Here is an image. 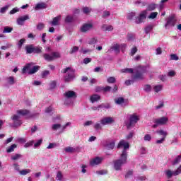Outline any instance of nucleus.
I'll list each match as a JSON object with an SVG mask.
<instances>
[{
	"instance_id": "obj_1",
	"label": "nucleus",
	"mask_w": 181,
	"mask_h": 181,
	"mask_svg": "<svg viewBox=\"0 0 181 181\" xmlns=\"http://www.w3.org/2000/svg\"><path fill=\"white\" fill-rule=\"evenodd\" d=\"M122 147L124 148V149L121 154V158L114 161V168L116 170H121L122 165H125L127 163V159L128 158L127 149H129V143L125 141V140H121L117 146V148Z\"/></svg>"
},
{
	"instance_id": "obj_2",
	"label": "nucleus",
	"mask_w": 181,
	"mask_h": 181,
	"mask_svg": "<svg viewBox=\"0 0 181 181\" xmlns=\"http://www.w3.org/2000/svg\"><path fill=\"white\" fill-rule=\"evenodd\" d=\"M29 110H20L17 111V114L14 115L11 119H13V127L16 128V127H21L22 125V121H21V115H28Z\"/></svg>"
},
{
	"instance_id": "obj_3",
	"label": "nucleus",
	"mask_w": 181,
	"mask_h": 181,
	"mask_svg": "<svg viewBox=\"0 0 181 181\" xmlns=\"http://www.w3.org/2000/svg\"><path fill=\"white\" fill-rule=\"evenodd\" d=\"M148 67L138 66L135 69V74L132 76L133 80H144V74L146 73Z\"/></svg>"
},
{
	"instance_id": "obj_4",
	"label": "nucleus",
	"mask_w": 181,
	"mask_h": 181,
	"mask_svg": "<svg viewBox=\"0 0 181 181\" xmlns=\"http://www.w3.org/2000/svg\"><path fill=\"white\" fill-rule=\"evenodd\" d=\"M62 73L64 74H66L64 77V80L66 82L69 83V81H72V80L76 77V74H74V69L66 67V69L62 71Z\"/></svg>"
},
{
	"instance_id": "obj_5",
	"label": "nucleus",
	"mask_w": 181,
	"mask_h": 181,
	"mask_svg": "<svg viewBox=\"0 0 181 181\" xmlns=\"http://www.w3.org/2000/svg\"><path fill=\"white\" fill-rule=\"evenodd\" d=\"M64 95L66 98L65 104L66 105H70L73 104V99L77 98V93L73 90H68L64 93Z\"/></svg>"
},
{
	"instance_id": "obj_6",
	"label": "nucleus",
	"mask_w": 181,
	"mask_h": 181,
	"mask_svg": "<svg viewBox=\"0 0 181 181\" xmlns=\"http://www.w3.org/2000/svg\"><path fill=\"white\" fill-rule=\"evenodd\" d=\"M139 121V117L138 115L134 114L132 115L129 117V119L128 121L125 122V125L127 128V129H131L132 128H134L135 127V124Z\"/></svg>"
},
{
	"instance_id": "obj_7",
	"label": "nucleus",
	"mask_w": 181,
	"mask_h": 181,
	"mask_svg": "<svg viewBox=\"0 0 181 181\" xmlns=\"http://www.w3.org/2000/svg\"><path fill=\"white\" fill-rule=\"evenodd\" d=\"M61 57L60 53L57 52H53L51 54L45 53L43 54V58L46 62H53V60H56V59H60Z\"/></svg>"
},
{
	"instance_id": "obj_8",
	"label": "nucleus",
	"mask_w": 181,
	"mask_h": 181,
	"mask_svg": "<svg viewBox=\"0 0 181 181\" xmlns=\"http://www.w3.org/2000/svg\"><path fill=\"white\" fill-rule=\"evenodd\" d=\"M180 173H181V165L175 171H172L170 170H167L165 171V175H166L167 177H168L169 179H170V177H172V176H179V175H180Z\"/></svg>"
},
{
	"instance_id": "obj_9",
	"label": "nucleus",
	"mask_w": 181,
	"mask_h": 181,
	"mask_svg": "<svg viewBox=\"0 0 181 181\" xmlns=\"http://www.w3.org/2000/svg\"><path fill=\"white\" fill-rule=\"evenodd\" d=\"M146 13H148V11L146 10L143 11L139 14V16L136 17L135 23H136V25L143 23L144 21H145V19H146Z\"/></svg>"
},
{
	"instance_id": "obj_10",
	"label": "nucleus",
	"mask_w": 181,
	"mask_h": 181,
	"mask_svg": "<svg viewBox=\"0 0 181 181\" xmlns=\"http://www.w3.org/2000/svg\"><path fill=\"white\" fill-rule=\"evenodd\" d=\"M169 122V118L168 117H162L154 119V124L160 125H166Z\"/></svg>"
},
{
	"instance_id": "obj_11",
	"label": "nucleus",
	"mask_w": 181,
	"mask_h": 181,
	"mask_svg": "<svg viewBox=\"0 0 181 181\" xmlns=\"http://www.w3.org/2000/svg\"><path fill=\"white\" fill-rule=\"evenodd\" d=\"M176 17L175 16H171L167 20V23L165 25V28H168V26H175L176 25Z\"/></svg>"
},
{
	"instance_id": "obj_12",
	"label": "nucleus",
	"mask_w": 181,
	"mask_h": 181,
	"mask_svg": "<svg viewBox=\"0 0 181 181\" xmlns=\"http://www.w3.org/2000/svg\"><path fill=\"white\" fill-rule=\"evenodd\" d=\"M114 122V119L111 117H103L100 119V124L103 126L110 125Z\"/></svg>"
},
{
	"instance_id": "obj_13",
	"label": "nucleus",
	"mask_w": 181,
	"mask_h": 181,
	"mask_svg": "<svg viewBox=\"0 0 181 181\" xmlns=\"http://www.w3.org/2000/svg\"><path fill=\"white\" fill-rule=\"evenodd\" d=\"M104 160L103 157H95V158L90 160V165L95 166L97 165H100Z\"/></svg>"
},
{
	"instance_id": "obj_14",
	"label": "nucleus",
	"mask_w": 181,
	"mask_h": 181,
	"mask_svg": "<svg viewBox=\"0 0 181 181\" xmlns=\"http://www.w3.org/2000/svg\"><path fill=\"white\" fill-rule=\"evenodd\" d=\"M30 18L28 15L19 17L17 19V25H19L20 26H23L25 25V21H29Z\"/></svg>"
},
{
	"instance_id": "obj_15",
	"label": "nucleus",
	"mask_w": 181,
	"mask_h": 181,
	"mask_svg": "<svg viewBox=\"0 0 181 181\" xmlns=\"http://www.w3.org/2000/svg\"><path fill=\"white\" fill-rule=\"evenodd\" d=\"M104 147L109 151H111L115 148V141H106L104 144Z\"/></svg>"
},
{
	"instance_id": "obj_16",
	"label": "nucleus",
	"mask_w": 181,
	"mask_h": 181,
	"mask_svg": "<svg viewBox=\"0 0 181 181\" xmlns=\"http://www.w3.org/2000/svg\"><path fill=\"white\" fill-rule=\"evenodd\" d=\"M91 29H93V24L86 23L81 28V32H82L83 33H86V32L91 30Z\"/></svg>"
},
{
	"instance_id": "obj_17",
	"label": "nucleus",
	"mask_w": 181,
	"mask_h": 181,
	"mask_svg": "<svg viewBox=\"0 0 181 181\" xmlns=\"http://www.w3.org/2000/svg\"><path fill=\"white\" fill-rule=\"evenodd\" d=\"M60 21H62V16H57V17H54L53 18L52 21H50L49 23L52 26H57L60 24L59 23V22H60Z\"/></svg>"
},
{
	"instance_id": "obj_18",
	"label": "nucleus",
	"mask_w": 181,
	"mask_h": 181,
	"mask_svg": "<svg viewBox=\"0 0 181 181\" xmlns=\"http://www.w3.org/2000/svg\"><path fill=\"white\" fill-rule=\"evenodd\" d=\"M32 66H33V63L27 64L22 70L23 74H26V73H29L30 71V69H32Z\"/></svg>"
},
{
	"instance_id": "obj_19",
	"label": "nucleus",
	"mask_w": 181,
	"mask_h": 181,
	"mask_svg": "<svg viewBox=\"0 0 181 181\" xmlns=\"http://www.w3.org/2000/svg\"><path fill=\"white\" fill-rule=\"evenodd\" d=\"M100 100H101V96L97 94L92 95L90 98V100L92 104L97 103V101H100Z\"/></svg>"
},
{
	"instance_id": "obj_20",
	"label": "nucleus",
	"mask_w": 181,
	"mask_h": 181,
	"mask_svg": "<svg viewBox=\"0 0 181 181\" xmlns=\"http://www.w3.org/2000/svg\"><path fill=\"white\" fill-rule=\"evenodd\" d=\"M46 8H47V4H46V3L42 2V3H39L35 6V11H39L40 9H46Z\"/></svg>"
},
{
	"instance_id": "obj_21",
	"label": "nucleus",
	"mask_w": 181,
	"mask_h": 181,
	"mask_svg": "<svg viewBox=\"0 0 181 181\" xmlns=\"http://www.w3.org/2000/svg\"><path fill=\"white\" fill-rule=\"evenodd\" d=\"M33 49H34L33 45H26L25 47V49L26 51V54H32V53H33Z\"/></svg>"
},
{
	"instance_id": "obj_22",
	"label": "nucleus",
	"mask_w": 181,
	"mask_h": 181,
	"mask_svg": "<svg viewBox=\"0 0 181 181\" xmlns=\"http://www.w3.org/2000/svg\"><path fill=\"white\" fill-rule=\"evenodd\" d=\"M40 69V66H34L33 68L31 66L30 71H28V74H35V73H37V71H39Z\"/></svg>"
},
{
	"instance_id": "obj_23",
	"label": "nucleus",
	"mask_w": 181,
	"mask_h": 181,
	"mask_svg": "<svg viewBox=\"0 0 181 181\" xmlns=\"http://www.w3.org/2000/svg\"><path fill=\"white\" fill-rule=\"evenodd\" d=\"M16 148H18V145L16 144H12L10 146L6 148V152L7 153H11L12 152H13L15 151V149H16Z\"/></svg>"
},
{
	"instance_id": "obj_24",
	"label": "nucleus",
	"mask_w": 181,
	"mask_h": 181,
	"mask_svg": "<svg viewBox=\"0 0 181 181\" xmlns=\"http://www.w3.org/2000/svg\"><path fill=\"white\" fill-rule=\"evenodd\" d=\"M6 81H7L8 84H9L10 86H13V84H15V83H16V81H15V77H13V76L7 77Z\"/></svg>"
},
{
	"instance_id": "obj_25",
	"label": "nucleus",
	"mask_w": 181,
	"mask_h": 181,
	"mask_svg": "<svg viewBox=\"0 0 181 181\" xmlns=\"http://www.w3.org/2000/svg\"><path fill=\"white\" fill-rule=\"evenodd\" d=\"M23 156L22 154L16 153L11 156V160H19V159H22Z\"/></svg>"
},
{
	"instance_id": "obj_26",
	"label": "nucleus",
	"mask_w": 181,
	"mask_h": 181,
	"mask_svg": "<svg viewBox=\"0 0 181 181\" xmlns=\"http://www.w3.org/2000/svg\"><path fill=\"white\" fill-rule=\"evenodd\" d=\"M115 103L117 105H122V104H124V103H125V99H124V98H117L115 99Z\"/></svg>"
},
{
	"instance_id": "obj_27",
	"label": "nucleus",
	"mask_w": 181,
	"mask_h": 181,
	"mask_svg": "<svg viewBox=\"0 0 181 181\" xmlns=\"http://www.w3.org/2000/svg\"><path fill=\"white\" fill-rule=\"evenodd\" d=\"M153 90L155 93H159V91L163 90V85H156L153 86Z\"/></svg>"
},
{
	"instance_id": "obj_28",
	"label": "nucleus",
	"mask_w": 181,
	"mask_h": 181,
	"mask_svg": "<svg viewBox=\"0 0 181 181\" xmlns=\"http://www.w3.org/2000/svg\"><path fill=\"white\" fill-rule=\"evenodd\" d=\"M102 29L103 30H104L105 32H111V30H114V28L112 27V25H103L102 26Z\"/></svg>"
},
{
	"instance_id": "obj_29",
	"label": "nucleus",
	"mask_w": 181,
	"mask_h": 181,
	"mask_svg": "<svg viewBox=\"0 0 181 181\" xmlns=\"http://www.w3.org/2000/svg\"><path fill=\"white\" fill-rule=\"evenodd\" d=\"M120 47L121 46L119 45L115 44L111 47V49L115 52L116 54H118L120 52Z\"/></svg>"
},
{
	"instance_id": "obj_30",
	"label": "nucleus",
	"mask_w": 181,
	"mask_h": 181,
	"mask_svg": "<svg viewBox=\"0 0 181 181\" xmlns=\"http://www.w3.org/2000/svg\"><path fill=\"white\" fill-rule=\"evenodd\" d=\"M77 149H76L74 147L68 146L65 148V152H67L68 153H74V152H76Z\"/></svg>"
},
{
	"instance_id": "obj_31",
	"label": "nucleus",
	"mask_w": 181,
	"mask_h": 181,
	"mask_svg": "<svg viewBox=\"0 0 181 181\" xmlns=\"http://www.w3.org/2000/svg\"><path fill=\"white\" fill-rule=\"evenodd\" d=\"M42 47L40 46H37V47H35L34 46V48H33V53H35L36 54H40V53H42Z\"/></svg>"
},
{
	"instance_id": "obj_32",
	"label": "nucleus",
	"mask_w": 181,
	"mask_h": 181,
	"mask_svg": "<svg viewBox=\"0 0 181 181\" xmlns=\"http://www.w3.org/2000/svg\"><path fill=\"white\" fill-rule=\"evenodd\" d=\"M153 30V25H148L144 28V32H145L146 35H148V33H149V32H151Z\"/></svg>"
},
{
	"instance_id": "obj_33",
	"label": "nucleus",
	"mask_w": 181,
	"mask_h": 181,
	"mask_svg": "<svg viewBox=\"0 0 181 181\" xmlns=\"http://www.w3.org/2000/svg\"><path fill=\"white\" fill-rule=\"evenodd\" d=\"M98 108H99V110H101L103 108L109 110V108H111V105L110 103H107V104L102 103L101 105H98Z\"/></svg>"
},
{
	"instance_id": "obj_34",
	"label": "nucleus",
	"mask_w": 181,
	"mask_h": 181,
	"mask_svg": "<svg viewBox=\"0 0 181 181\" xmlns=\"http://www.w3.org/2000/svg\"><path fill=\"white\" fill-rule=\"evenodd\" d=\"M11 8V4H8L0 8V13H5Z\"/></svg>"
},
{
	"instance_id": "obj_35",
	"label": "nucleus",
	"mask_w": 181,
	"mask_h": 181,
	"mask_svg": "<svg viewBox=\"0 0 181 181\" xmlns=\"http://www.w3.org/2000/svg\"><path fill=\"white\" fill-rule=\"evenodd\" d=\"M156 134H158V135L163 136L162 138L166 139V135H168V132L163 131V130H158L156 132Z\"/></svg>"
},
{
	"instance_id": "obj_36",
	"label": "nucleus",
	"mask_w": 181,
	"mask_h": 181,
	"mask_svg": "<svg viewBox=\"0 0 181 181\" xmlns=\"http://www.w3.org/2000/svg\"><path fill=\"white\" fill-rule=\"evenodd\" d=\"M98 40H97V38L92 37L88 40V43L89 45H95L96 43H98Z\"/></svg>"
},
{
	"instance_id": "obj_37",
	"label": "nucleus",
	"mask_w": 181,
	"mask_h": 181,
	"mask_svg": "<svg viewBox=\"0 0 181 181\" xmlns=\"http://www.w3.org/2000/svg\"><path fill=\"white\" fill-rule=\"evenodd\" d=\"M62 128V124H54L52 126V131H57V129H60Z\"/></svg>"
},
{
	"instance_id": "obj_38",
	"label": "nucleus",
	"mask_w": 181,
	"mask_h": 181,
	"mask_svg": "<svg viewBox=\"0 0 181 181\" xmlns=\"http://www.w3.org/2000/svg\"><path fill=\"white\" fill-rule=\"evenodd\" d=\"M144 90L146 93H151L152 91V86L151 85H145L144 86Z\"/></svg>"
},
{
	"instance_id": "obj_39",
	"label": "nucleus",
	"mask_w": 181,
	"mask_h": 181,
	"mask_svg": "<svg viewBox=\"0 0 181 181\" xmlns=\"http://www.w3.org/2000/svg\"><path fill=\"white\" fill-rule=\"evenodd\" d=\"M122 73H129L130 74H132V73H134V69L132 68H125L122 69Z\"/></svg>"
},
{
	"instance_id": "obj_40",
	"label": "nucleus",
	"mask_w": 181,
	"mask_h": 181,
	"mask_svg": "<svg viewBox=\"0 0 181 181\" xmlns=\"http://www.w3.org/2000/svg\"><path fill=\"white\" fill-rule=\"evenodd\" d=\"M13 30V28L12 27H4V29L3 30V33H11Z\"/></svg>"
},
{
	"instance_id": "obj_41",
	"label": "nucleus",
	"mask_w": 181,
	"mask_h": 181,
	"mask_svg": "<svg viewBox=\"0 0 181 181\" xmlns=\"http://www.w3.org/2000/svg\"><path fill=\"white\" fill-rule=\"evenodd\" d=\"M73 20H74L73 16L69 15V16H66V17L65 18V22L66 23H70L71 22H73Z\"/></svg>"
},
{
	"instance_id": "obj_42",
	"label": "nucleus",
	"mask_w": 181,
	"mask_h": 181,
	"mask_svg": "<svg viewBox=\"0 0 181 181\" xmlns=\"http://www.w3.org/2000/svg\"><path fill=\"white\" fill-rule=\"evenodd\" d=\"M155 9H156V4H151L148 6L147 11H155Z\"/></svg>"
},
{
	"instance_id": "obj_43",
	"label": "nucleus",
	"mask_w": 181,
	"mask_h": 181,
	"mask_svg": "<svg viewBox=\"0 0 181 181\" xmlns=\"http://www.w3.org/2000/svg\"><path fill=\"white\" fill-rule=\"evenodd\" d=\"M181 160V155L177 156L175 159L173 161V165H177V163H180Z\"/></svg>"
},
{
	"instance_id": "obj_44",
	"label": "nucleus",
	"mask_w": 181,
	"mask_h": 181,
	"mask_svg": "<svg viewBox=\"0 0 181 181\" xmlns=\"http://www.w3.org/2000/svg\"><path fill=\"white\" fill-rule=\"evenodd\" d=\"M28 173H30V169H24L22 170H20V175H22L23 176L28 175Z\"/></svg>"
},
{
	"instance_id": "obj_45",
	"label": "nucleus",
	"mask_w": 181,
	"mask_h": 181,
	"mask_svg": "<svg viewBox=\"0 0 181 181\" xmlns=\"http://www.w3.org/2000/svg\"><path fill=\"white\" fill-rule=\"evenodd\" d=\"M158 16V12H152L148 16V19H155Z\"/></svg>"
},
{
	"instance_id": "obj_46",
	"label": "nucleus",
	"mask_w": 181,
	"mask_h": 181,
	"mask_svg": "<svg viewBox=\"0 0 181 181\" xmlns=\"http://www.w3.org/2000/svg\"><path fill=\"white\" fill-rule=\"evenodd\" d=\"M78 47L74 46L73 47L71 50L69 51L70 54H74V53H77V51L78 50Z\"/></svg>"
},
{
	"instance_id": "obj_47",
	"label": "nucleus",
	"mask_w": 181,
	"mask_h": 181,
	"mask_svg": "<svg viewBox=\"0 0 181 181\" xmlns=\"http://www.w3.org/2000/svg\"><path fill=\"white\" fill-rule=\"evenodd\" d=\"M37 30H43L45 29V24L43 23H39L37 25Z\"/></svg>"
},
{
	"instance_id": "obj_48",
	"label": "nucleus",
	"mask_w": 181,
	"mask_h": 181,
	"mask_svg": "<svg viewBox=\"0 0 181 181\" xmlns=\"http://www.w3.org/2000/svg\"><path fill=\"white\" fill-rule=\"evenodd\" d=\"M57 180H59V181L63 180V174L62 173V171L57 172Z\"/></svg>"
},
{
	"instance_id": "obj_49",
	"label": "nucleus",
	"mask_w": 181,
	"mask_h": 181,
	"mask_svg": "<svg viewBox=\"0 0 181 181\" xmlns=\"http://www.w3.org/2000/svg\"><path fill=\"white\" fill-rule=\"evenodd\" d=\"M107 81L109 83L114 84V83H115V77L110 76V77L107 78Z\"/></svg>"
},
{
	"instance_id": "obj_50",
	"label": "nucleus",
	"mask_w": 181,
	"mask_h": 181,
	"mask_svg": "<svg viewBox=\"0 0 181 181\" xmlns=\"http://www.w3.org/2000/svg\"><path fill=\"white\" fill-rule=\"evenodd\" d=\"M103 124H101V123H96V124H95V125L93 126V128L95 129H97V130H98V129H103V126H102Z\"/></svg>"
},
{
	"instance_id": "obj_51",
	"label": "nucleus",
	"mask_w": 181,
	"mask_h": 181,
	"mask_svg": "<svg viewBox=\"0 0 181 181\" xmlns=\"http://www.w3.org/2000/svg\"><path fill=\"white\" fill-rule=\"evenodd\" d=\"M16 12H19V8L15 7L11 11H10L9 13L10 15H15Z\"/></svg>"
},
{
	"instance_id": "obj_52",
	"label": "nucleus",
	"mask_w": 181,
	"mask_h": 181,
	"mask_svg": "<svg viewBox=\"0 0 181 181\" xmlns=\"http://www.w3.org/2000/svg\"><path fill=\"white\" fill-rule=\"evenodd\" d=\"M111 15V13L108 11H103V16H102V18H108V16H110Z\"/></svg>"
},
{
	"instance_id": "obj_53",
	"label": "nucleus",
	"mask_w": 181,
	"mask_h": 181,
	"mask_svg": "<svg viewBox=\"0 0 181 181\" xmlns=\"http://www.w3.org/2000/svg\"><path fill=\"white\" fill-rule=\"evenodd\" d=\"M12 47V44H6L4 46H1V50H6V49H11Z\"/></svg>"
},
{
	"instance_id": "obj_54",
	"label": "nucleus",
	"mask_w": 181,
	"mask_h": 181,
	"mask_svg": "<svg viewBox=\"0 0 181 181\" xmlns=\"http://www.w3.org/2000/svg\"><path fill=\"white\" fill-rule=\"evenodd\" d=\"M25 42H26V40L25 38H22L19 40L18 44L19 49L22 47V45H23V43H25Z\"/></svg>"
},
{
	"instance_id": "obj_55",
	"label": "nucleus",
	"mask_w": 181,
	"mask_h": 181,
	"mask_svg": "<svg viewBox=\"0 0 181 181\" xmlns=\"http://www.w3.org/2000/svg\"><path fill=\"white\" fill-rule=\"evenodd\" d=\"M136 52H138V48H136V47L132 48L130 52V56H134L136 53Z\"/></svg>"
},
{
	"instance_id": "obj_56",
	"label": "nucleus",
	"mask_w": 181,
	"mask_h": 181,
	"mask_svg": "<svg viewBox=\"0 0 181 181\" xmlns=\"http://www.w3.org/2000/svg\"><path fill=\"white\" fill-rule=\"evenodd\" d=\"M136 13L134 12L129 13L127 16V18L131 21L135 18Z\"/></svg>"
},
{
	"instance_id": "obj_57",
	"label": "nucleus",
	"mask_w": 181,
	"mask_h": 181,
	"mask_svg": "<svg viewBox=\"0 0 181 181\" xmlns=\"http://www.w3.org/2000/svg\"><path fill=\"white\" fill-rule=\"evenodd\" d=\"M83 13H86L87 15L88 13H90V12H91V8L88 7H83Z\"/></svg>"
},
{
	"instance_id": "obj_58",
	"label": "nucleus",
	"mask_w": 181,
	"mask_h": 181,
	"mask_svg": "<svg viewBox=\"0 0 181 181\" xmlns=\"http://www.w3.org/2000/svg\"><path fill=\"white\" fill-rule=\"evenodd\" d=\"M34 144H35V141L33 140L31 141H29V142L26 143L24 145V147L25 148H29L30 146H33Z\"/></svg>"
},
{
	"instance_id": "obj_59",
	"label": "nucleus",
	"mask_w": 181,
	"mask_h": 181,
	"mask_svg": "<svg viewBox=\"0 0 181 181\" xmlns=\"http://www.w3.org/2000/svg\"><path fill=\"white\" fill-rule=\"evenodd\" d=\"M49 74H50V72L49 71H44L42 73V78H46V77H47V76H49Z\"/></svg>"
},
{
	"instance_id": "obj_60",
	"label": "nucleus",
	"mask_w": 181,
	"mask_h": 181,
	"mask_svg": "<svg viewBox=\"0 0 181 181\" xmlns=\"http://www.w3.org/2000/svg\"><path fill=\"white\" fill-rule=\"evenodd\" d=\"M170 60H179V57L176 54H173L170 55Z\"/></svg>"
},
{
	"instance_id": "obj_61",
	"label": "nucleus",
	"mask_w": 181,
	"mask_h": 181,
	"mask_svg": "<svg viewBox=\"0 0 181 181\" xmlns=\"http://www.w3.org/2000/svg\"><path fill=\"white\" fill-rule=\"evenodd\" d=\"M134 135H135L134 132H131L130 133H129V134L126 136V139H132V138L134 137Z\"/></svg>"
},
{
	"instance_id": "obj_62",
	"label": "nucleus",
	"mask_w": 181,
	"mask_h": 181,
	"mask_svg": "<svg viewBox=\"0 0 181 181\" xmlns=\"http://www.w3.org/2000/svg\"><path fill=\"white\" fill-rule=\"evenodd\" d=\"M42 142H43V139H39L35 144L34 148H37V146H40L42 145Z\"/></svg>"
},
{
	"instance_id": "obj_63",
	"label": "nucleus",
	"mask_w": 181,
	"mask_h": 181,
	"mask_svg": "<svg viewBox=\"0 0 181 181\" xmlns=\"http://www.w3.org/2000/svg\"><path fill=\"white\" fill-rule=\"evenodd\" d=\"M151 139H152V136H151V134H146L144 136V141H151Z\"/></svg>"
},
{
	"instance_id": "obj_64",
	"label": "nucleus",
	"mask_w": 181,
	"mask_h": 181,
	"mask_svg": "<svg viewBox=\"0 0 181 181\" xmlns=\"http://www.w3.org/2000/svg\"><path fill=\"white\" fill-rule=\"evenodd\" d=\"M137 181H146V177L145 176H139L136 179Z\"/></svg>"
}]
</instances>
